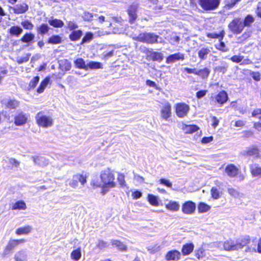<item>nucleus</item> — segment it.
Listing matches in <instances>:
<instances>
[{
    "mask_svg": "<svg viewBox=\"0 0 261 261\" xmlns=\"http://www.w3.org/2000/svg\"><path fill=\"white\" fill-rule=\"evenodd\" d=\"M28 255L25 250L17 252L14 256V261H27Z\"/></svg>",
    "mask_w": 261,
    "mask_h": 261,
    "instance_id": "obj_22",
    "label": "nucleus"
},
{
    "mask_svg": "<svg viewBox=\"0 0 261 261\" xmlns=\"http://www.w3.org/2000/svg\"><path fill=\"white\" fill-rule=\"evenodd\" d=\"M185 59V56L183 54L178 53L169 56L166 60L167 64H171L178 60H184Z\"/></svg>",
    "mask_w": 261,
    "mask_h": 261,
    "instance_id": "obj_17",
    "label": "nucleus"
},
{
    "mask_svg": "<svg viewBox=\"0 0 261 261\" xmlns=\"http://www.w3.org/2000/svg\"><path fill=\"white\" fill-rule=\"evenodd\" d=\"M34 163L40 166H46L48 163V160L43 156H32Z\"/></svg>",
    "mask_w": 261,
    "mask_h": 261,
    "instance_id": "obj_21",
    "label": "nucleus"
},
{
    "mask_svg": "<svg viewBox=\"0 0 261 261\" xmlns=\"http://www.w3.org/2000/svg\"><path fill=\"white\" fill-rule=\"evenodd\" d=\"M249 242L248 238L243 240H238L236 241L228 240L223 243V247L225 250L233 251L243 248Z\"/></svg>",
    "mask_w": 261,
    "mask_h": 261,
    "instance_id": "obj_4",
    "label": "nucleus"
},
{
    "mask_svg": "<svg viewBox=\"0 0 261 261\" xmlns=\"http://www.w3.org/2000/svg\"><path fill=\"white\" fill-rule=\"evenodd\" d=\"M159 182L161 184L164 185L169 188H171L172 186L171 182H170L169 180L164 178L160 179Z\"/></svg>",
    "mask_w": 261,
    "mask_h": 261,
    "instance_id": "obj_62",
    "label": "nucleus"
},
{
    "mask_svg": "<svg viewBox=\"0 0 261 261\" xmlns=\"http://www.w3.org/2000/svg\"><path fill=\"white\" fill-rule=\"evenodd\" d=\"M175 111L178 117L184 118L187 116L190 111V106L184 102L177 103L175 106Z\"/></svg>",
    "mask_w": 261,
    "mask_h": 261,
    "instance_id": "obj_8",
    "label": "nucleus"
},
{
    "mask_svg": "<svg viewBox=\"0 0 261 261\" xmlns=\"http://www.w3.org/2000/svg\"><path fill=\"white\" fill-rule=\"evenodd\" d=\"M30 115L23 111H19L14 116V123L18 126H23L29 120Z\"/></svg>",
    "mask_w": 261,
    "mask_h": 261,
    "instance_id": "obj_6",
    "label": "nucleus"
},
{
    "mask_svg": "<svg viewBox=\"0 0 261 261\" xmlns=\"http://www.w3.org/2000/svg\"><path fill=\"white\" fill-rule=\"evenodd\" d=\"M37 125L43 128L51 127L54 125V119L51 116L46 115L44 112H38L35 116Z\"/></svg>",
    "mask_w": 261,
    "mask_h": 261,
    "instance_id": "obj_1",
    "label": "nucleus"
},
{
    "mask_svg": "<svg viewBox=\"0 0 261 261\" xmlns=\"http://www.w3.org/2000/svg\"><path fill=\"white\" fill-rule=\"evenodd\" d=\"M29 7L25 3L17 4L13 8L14 12L16 14H22L28 11Z\"/></svg>",
    "mask_w": 261,
    "mask_h": 261,
    "instance_id": "obj_20",
    "label": "nucleus"
},
{
    "mask_svg": "<svg viewBox=\"0 0 261 261\" xmlns=\"http://www.w3.org/2000/svg\"><path fill=\"white\" fill-rule=\"evenodd\" d=\"M194 245L193 243H187L183 245L181 252L184 255L190 254L194 250Z\"/></svg>",
    "mask_w": 261,
    "mask_h": 261,
    "instance_id": "obj_23",
    "label": "nucleus"
},
{
    "mask_svg": "<svg viewBox=\"0 0 261 261\" xmlns=\"http://www.w3.org/2000/svg\"><path fill=\"white\" fill-rule=\"evenodd\" d=\"M196 209V204L191 201H188L185 202L182 205L181 210L184 214L187 215L193 214Z\"/></svg>",
    "mask_w": 261,
    "mask_h": 261,
    "instance_id": "obj_13",
    "label": "nucleus"
},
{
    "mask_svg": "<svg viewBox=\"0 0 261 261\" xmlns=\"http://www.w3.org/2000/svg\"><path fill=\"white\" fill-rule=\"evenodd\" d=\"M216 47L222 51H227L228 50V48L226 47L225 43L221 41L216 44Z\"/></svg>",
    "mask_w": 261,
    "mask_h": 261,
    "instance_id": "obj_54",
    "label": "nucleus"
},
{
    "mask_svg": "<svg viewBox=\"0 0 261 261\" xmlns=\"http://www.w3.org/2000/svg\"><path fill=\"white\" fill-rule=\"evenodd\" d=\"M83 35L81 30L73 31L69 35V38L72 41L78 40Z\"/></svg>",
    "mask_w": 261,
    "mask_h": 261,
    "instance_id": "obj_33",
    "label": "nucleus"
},
{
    "mask_svg": "<svg viewBox=\"0 0 261 261\" xmlns=\"http://www.w3.org/2000/svg\"><path fill=\"white\" fill-rule=\"evenodd\" d=\"M32 227L31 226L27 225L24 227H19L15 231L16 234L17 235L27 234L31 232Z\"/></svg>",
    "mask_w": 261,
    "mask_h": 261,
    "instance_id": "obj_24",
    "label": "nucleus"
},
{
    "mask_svg": "<svg viewBox=\"0 0 261 261\" xmlns=\"http://www.w3.org/2000/svg\"><path fill=\"white\" fill-rule=\"evenodd\" d=\"M138 9V4L133 3L130 5L128 10L127 13L129 15V21L133 23L137 18V15L136 14Z\"/></svg>",
    "mask_w": 261,
    "mask_h": 261,
    "instance_id": "obj_16",
    "label": "nucleus"
},
{
    "mask_svg": "<svg viewBox=\"0 0 261 261\" xmlns=\"http://www.w3.org/2000/svg\"><path fill=\"white\" fill-rule=\"evenodd\" d=\"M251 174L254 177L261 178V167L257 165H253L250 167Z\"/></svg>",
    "mask_w": 261,
    "mask_h": 261,
    "instance_id": "obj_25",
    "label": "nucleus"
},
{
    "mask_svg": "<svg viewBox=\"0 0 261 261\" xmlns=\"http://www.w3.org/2000/svg\"><path fill=\"white\" fill-rule=\"evenodd\" d=\"M100 178L104 188H112L116 187L114 175L110 169L102 171L100 174Z\"/></svg>",
    "mask_w": 261,
    "mask_h": 261,
    "instance_id": "obj_2",
    "label": "nucleus"
},
{
    "mask_svg": "<svg viewBox=\"0 0 261 261\" xmlns=\"http://www.w3.org/2000/svg\"><path fill=\"white\" fill-rule=\"evenodd\" d=\"M25 242L24 239L15 240L11 239L8 243L3 253V256H5L9 254L11 251L19 244L24 243Z\"/></svg>",
    "mask_w": 261,
    "mask_h": 261,
    "instance_id": "obj_10",
    "label": "nucleus"
},
{
    "mask_svg": "<svg viewBox=\"0 0 261 261\" xmlns=\"http://www.w3.org/2000/svg\"><path fill=\"white\" fill-rule=\"evenodd\" d=\"M49 82V79L48 77H46L40 84V85L37 89V92L39 93H42L47 85L48 84Z\"/></svg>",
    "mask_w": 261,
    "mask_h": 261,
    "instance_id": "obj_40",
    "label": "nucleus"
},
{
    "mask_svg": "<svg viewBox=\"0 0 261 261\" xmlns=\"http://www.w3.org/2000/svg\"><path fill=\"white\" fill-rule=\"evenodd\" d=\"M21 24L24 29L27 30H32L34 27V25L29 20L22 21Z\"/></svg>",
    "mask_w": 261,
    "mask_h": 261,
    "instance_id": "obj_53",
    "label": "nucleus"
},
{
    "mask_svg": "<svg viewBox=\"0 0 261 261\" xmlns=\"http://www.w3.org/2000/svg\"><path fill=\"white\" fill-rule=\"evenodd\" d=\"M35 38V36L32 33H26L21 38V41L22 42L29 43L33 41Z\"/></svg>",
    "mask_w": 261,
    "mask_h": 261,
    "instance_id": "obj_42",
    "label": "nucleus"
},
{
    "mask_svg": "<svg viewBox=\"0 0 261 261\" xmlns=\"http://www.w3.org/2000/svg\"><path fill=\"white\" fill-rule=\"evenodd\" d=\"M49 30V27L47 24L43 23L37 27V32L38 34L43 35L46 34Z\"/></svg>",
    "mask_w": 261,
    "mask_h": 261,
    "instance_id": "obj_35",
    "label": "nucleus"
},
{
    "mask_svg": "<svg viewBox=\"0 0 261 261\" xmlns=\"http://www.w3.org/2000/svg\"><path fill=\"white\" fill-rule=\"evenodd\" d=\"M211 52L207 48H202L198 51V57L201 60H205L207 55Z\"/></svg>",
    "mask_w": 261,
    "mask_h": 261,
    "instance_id": "obj_38",
    "label": "nucleus"
},
{
    "mask_svg": "<svg viewBox=\"0 0 261 261\" xmlns=\"http://www.w3.org/2000/svg\"><path fill=\"white\" fill-rule=\"evenodd\" d=\"M212 197L214 199H219L222 195V193L216 187H213L211 190Z\"/></svg>",
    "mask_w": 261,
    "mask_h": 261,
    "instance_id": "obj_41",
    "label": "nucleus"
},
{
    "mask_svg": "<svg viewBox=\"0 0 261 261\" xmlns=\"http://www.w3.org/2000/svg\"><path fill=\"white\" fill-rule=\"evenodd\" d=\"M72 259L75 260H78L81 257V252L80 249L73 250L71 253Z\"/></svg>",
    "mask_w": 261,
    "mask_h": 261,
    "instance_id": "obj_47",
    "label": "nucleus"
},
{
    "mask_svg": "<svg viewBox=\"0 0 261 261\" xmlns=\"http://www.w3.org/2000/svg\"><path fill=\"white\" fill-rule=\"evenodd\" d=\"M59 67L63 71H68L70 69L71 65L69 61L64 59L59 61Z\"/></svg>",
    "mask_w": 261,
    "mask_h": 261,
    "instance_id": "obj_26",
    "label": "nucleus"
},
{
    "mask_svg": "<svg viewBox=\"0 0 261 261\" xmlns=\"http://www.w3.org/2000/svg\"><path fill=\"white\" fill-rule=\"evenodd\" d=\"M244 59V56L240 55H234L230 58V60L236 63H241Z\"/></svg>",
    "mask_w": 261,
    "mask_h": 261,
    "instance_id": "obj_52",
    "label": "nucleus"
},
{
    "mask_svg": "<svg viewBox=\"0 0 261 261\" xmlns=\"http://www.w3.org/2000/svg\"><path fill=\"white\" fill-rule=\"evenodd\" d=\"M227 64L224 63L222 64V65L217 67L216 69L219 72L225 73L227 71Z\"/></svg>",
    "mask_w": 261,
    "mask_h": 261,
    "instance_id": "obj_56",
    "label": "nucleus"
},
{
    "mask_svg": "<svg viewBox=\"0 0 261 261\" xmlns=\"http://www.w3.org/2000/svg\"><path fill=\"white\" fill-rule=\"evenodd\" d=\"M148 200L149 202L152 205L157 206L159 205L157 197L152 194H149L148 195Z\"/></svg>",
    "mask_w": 261,
    "mask_h": 261,
    "instance_id": "obj_46",
    "label": "nucleus"
},
{
    "mask_svg": "<svg viewBox=\"0 0 261 261\" xmlns=\"http://www.w3.org/2000/svg\"><path fill=\"white\" fill-rule=\"evenodd\" d=\"M240 170L233 164L228 165L225 169V172L226 174L230 177H236L239 173Z\"/></svg>",
    "mask_w": 261,
    "mask_h": 261,
    "instance_id": "obj_15",
    "label": "nucleus"
},
{
    "mask_svg": "<svg viewBox=\"0 0 261 261\" xmlns=\"http://www.w3.org/2000/svg\"><path fill=\"white\" fill-rule=\"evenodd\" d=\"M93 38V34L91 33H87L82 39L81 44L89 42Z\"/></svg>",
    "mask_w": 261,
    "mask_h": 261,
    "instance_id": "obj_55",
    "label": "nucleus"
},
{
    "mask_svg": "<svg viewBox=\"0 0 261 261\" xmlns=\"http://www.w3.org/2000/svg\"><path fill=\"white\" fill-rule=\"evenodd\" d=\"M39 81V77L37 76L34 77L31 81L29 84V86L32 88H34L35 87V86L37 85Z\"/></svg>",
    "mask_w": 261,
    "mask_h": 261,
    "instance_id": "obj_60",
    "label": "nucleus"
},
{
    "mask_svg": "<svg viewBox=\"0 0 261 261\" xmlns=\"http://www.w3.org/2000/svg\"><path fill=\"white\" fill-rule=\"evenodd\" d=\"M171 105L169 102L163 103L161 108L160 115L162 119L168 120L171 117Z\"/></svg>",
    "mask_w": 261,
    "mask_h": 261,
    "instance_id": "obj_12",
    "label": "nucleus"
},
{
    "mask_svg": "<svg viewBox=\"0 0 261 261\" xmlns=\"http://www.w3.org/2000/svg\"><path fill=\"white\" fill-rule=\"evenodd\" d=\"M254 18L250 15H247L244 20H243V25L245 27H250L254 22Z\"/></svg>",
    "mask_w": 261,
    "mask_h": 261,
    "instance_id": "obj_45",
    "label": "nucleus"
},
{
    "mask_svg": "<svg viewBox=\"0 0 261 261\" xmlns=\"http://www.w3.org/2000/svg\"><path fill=\"white\" fill-rule=\"evenodd\" d=\"M137 40L140 42L149 43H162L164 40L162 37L151 33H144L140 34L137 37Z\"/></svg>",
    "mask_w": 261,
    "mask_h": 261,
    "instance_id": "obj_3",
    "label": "nucleus"
},
{
    "mask_svg": "<svg viewBox=\"0 0 261 261\" xmlns=\"http://www.w3.org/2000/svg\"><path fill=\"white\" fill-rule=\"evenodd\" d=\"M48 23L51 26L55 28H62L64 25V22L60 19H53L48 20Z\"/></svg>",
    "mask_w": 261,
    "mask_h": 261,
    "instance_id": "obj_37",
    "label": "nucleus"
},
{
    "mask_svg": "<svg viewBox=\"0 0 261 261\" xmlns=\"http://www.w3.org/2000/svg\"><path fill=\"white\" fill-rule=\"evenodd\" d=\"M1 103L7 108L10 109H16L19 106V101L16 99H4Z\"/></svg>",
    "mask_w": 261,
    "mask_h": 261,
    "instance_id": "obj_14",
    "label": "nucleus"
},
{
    "mask_svg": "<svg viewBox=\"0 0 261 261\" xmlns=\"http://www.w3.org/2000/svg\"><path fill=\"white\" fill-rule=\"evenodd\" d=\"M211 207L208 205L203 202H200L198 206V211L200 213L206 212Z\"/></svg>",
    "mask_w": 261,
    "mask_h": 261,
    "instance_id": "obj_44",
    "label": "nucleus"
},
{
    "mask_svg": "<svg viewBox=\"0 0 261 261\" xmlns=\"http://www.w3.org/2000/svg\"><path fill=\"white\" fill-rule=\"evenodd\" d=\"M214 98L216 102L221 106L226 102L228 99V96L225 91H222L216 95Z\"/></svg>",
    "mask_w": 261,
    "mask_h": 261,
    "instance_id": "obj_19",
    "label": "nucleus"
},
{
    "mask_svg": "<svg viewBox=\"0 0 261 261\" xmlns=\"http://www.w3.org/2000/svg\"><path fill=\"white\" fill-rule=\"evenodd\" d=\"M195 255L198 259H200V258L204 257V250L203 249V248L201 247V248H199L198 249H197L196 251Z\"/></svg>",
    "mask_w": 261,
    "mask_h": 261,
    "instance_id": "obj_58",
    "label": "nucleus"
},
{
    "mask_svg": "<svg viewBox=\"0 0 261 261\" xmlns=\"http://www.w3.org/2000/svg\"><path fill=\"white\" fill-rule=\"evenodd\" d=\"M30 56V55H26L25 56L19 58L17 60V62L19 64L26 62L29 60Z\"/></svg>",
    "mask_w": 261,
    "mask_h": 261,
    "instance_id": "obj_63",
    "label": "nucleus"
},
{
    "mask_svg": "<svg viewBox=\"0 0 261 261\" xmlns=\"http://www.w3.org/2000/svg\"><path fill=\"white\" fill-rule=\"evenodd\" d=\"M201 7L205 10L215 9L219 5V0H199Z\"/></svg>",
    "mask_w": 261,
    "mask_h": 261,
    "instance_id": "obj_11",
    "label": "nucleus"
},
{
    "mask_svg": "<svg viewBox=\"0 0 261 261\" xmlns=\"http://www.w3.org/2000/svg\"><path fill=\"white\" fill-rule=\"evenodd\" d=\"M180 253L179 251L173 250L168 252L166 255V259L169 260L177 261L180 258Z\"/></svg>",
    "mask_w": 261,
    "mask_h": 261,
    "instance_id": "obj_18",
    "label": "nucleus"
},
{
    "mask_svg": "<svg viewBox=\"0 0 261 261\" xmlns=\"http://www.w3.org/2000/svg\"><path fill=\"white\" fill-rule=\"evenodd\" d=\"M224 36V33L223 32L220 34L217 33H208L207 34V37L211 38H219L221 37V39L222 40Z\"/></svg>",
    "mask_w": 261,
    "mask_h": 261,
    "instance_id": "obj_57",
    "label": "nucleus"
},
{
    "mask_svg": "<svg viewBox=\"0 0 261 261\" xmlns=\"http://www.w3.org/2000/svg\"><path fill=\"white\" fill-rule=\"evenodd\" d=\"M227 191L230 195L235 198H241L244 196L243 194L240 193L237 190L232 188H228Z\"/></svg>",
    "mask_w": 261,
    "mask_h": 261,
    "instance_id": "obj_31",
    "label": "nucleus"
},
{
    "mask_svg": "<svg viewBox=\"0 0 261 261\" xmlns=\"http://www.w3.org/2000/svg\"><path fill=\"white\" fill-rule=\"evenodd\" d=\"M229 29L234 34H240L243 31V19L240 18H236L228 25Z\"/></svg>",
    "mask_w": 261,
    "mask_h": 261,
    "instance_id": "obj_7",
    "label": "nucleus"
},
{
    "mask_svg": "<svg viewBox=\"0 0 261 261\" xmlns=\"http://www.w3.org/2000/svg\"><path fill=\"white\" fill-rule=\"evenodd\" d=\"M23 30L19 26H13L9 30V32L11 35L18 37L22 33Z\"/></svg>",
    "mask_w": 261,
    "mask_h": 261,
    "instance_id": "obj_28",
    "label": "nucleus"
},
{
    "mask_svg": "<svg viewBox=\"0 0 261 261\" xmlns=\"http://www.w3.org/2000/svg\"><path fill=\"white\" fill-rule=\"evenodd\" d=\"M241 0H230L227 2L226 6L229 9L233 7L237 3L240 2Z\"/></svg>",
    "mask_w": 261,
    "mask_h": 261,
    "instance_id": "obj_64",
    "label": "nucleus"
},
{
    "mask_svg": "<svg viewBox=\"0 0 261 261\" xmlns=\"http://www.w3.org/2000/svg\"><path fill=\"white\" fill-rule=\"evenodd\" d=\"M250 75L256 81L258 82L260 80V74L259 72L252 71L250 73Z\"/></svg>",
    "mask_w": 261,
    "mask_h": 261,
    "instance_id": "obj_61",
    "label": "nucleus"
},
{
    "mask_svg": "<svg viewBox=\"0 0 261 261\" xmlns=\"http://www.w3.org/2000/svg\"><path fill=\"white\" fill-rule=\"evenodd\" d=\"M94 16L96 17L97 15V14L94 15L92 13L86 11L82 14V17L85 21H91Z\"/></svg>",
    "mask_w": 261,
    "mask_h": 261,
    "instance_id": "obj_36",
    "label": "nucleus"
},
{
    "mask_svg": "<svg viewBox=\"0 0 261 261\" xmlns=\"http://www.w3.org/2000/svg\"><path fill=\"white\" fill-rule=\"evenodd\" d=\"M61 41V38L58 35H54L49 38L48 42L51 44H58Z\"/></svg>",
    "mask_w": 261,
    "mask_h": 261,
    "instance_id": "obj_49",
    "label": "nucleus"
},
{
    "mask_svg": "<svg viewBox=\"0 0 261 261\" xmlns=\"http://www.w3.org/2000/svg\"><path fill=\"white\" fill-rule=\"evenodd\" d=\"M87 182V177L86 176L76 174L74 175L70 179H68L66 181V185H68L71 188L76 189L79 187V183L82 186H84Z\"/></svg>",
    "mask_w": 261,
    "mask_h": 261,
    "instance_id": "obj_5",
    "label": "nucleus"
},
{
    "mask_svg": "<svg viewBox=\"0 0 261 261\" xmlns=\"http://www.w3.org/2000/svg\"><path fill=\"white\" fill-rule=\"evenodd\" d=\"M182 129L186 133H193L198 129V127L195 125L183 124Z\"/></svg>",
    "mask_w": 261,
    "mask_h": 261,
    "instance_id": "obj_30",
    "label": "nucleus"
},
{
    "mask_svg": "<svg viewBox=\"0 0 261 261\" xmlns=\"http://www.w3.org/2000/svg\"><path fill=\"white\" fill-rule=\"evenodd\" d=\"M180 40L179 36L176 35V34L172 33L171 35L170 38L169 40L170 43L172 44L175 45L177 44Z\"/></svg>",
    "mask_w": 261,
    "mask_h": 261,
    "instance_id": "obj_50",
    "label": "nucleus"
},
{
    "mask_svg": "<svg viewBox=\"0 0 261 261\" xmlns=\"http://www.w3.org/2000/svg\"><path fill=\"white\" fill-rule=\"evenodd\" d=\"M67 28L70 30H73L78 28L77 24L73 21H69L66 22Z\"/></svg>",
    "mask_w": 261,
    "mask_h": 261,
    "instance_id": "obj_59",
    "label": "nucleus"
},
{
    "mask_svg": "<svg viewBox=\"0 0 261 261\" xmlns=\"http://www.w3.org/2000/svg\"><path fill=\"white\" fill-rule=\"evenodd\" d=\"M112 245L113 246H115L117 247L118 249L120 250H125L126 249V246L124 244H123L122 242H120L119 241L116 240H112L111 242Z\"/></svg>",
    "mask_w": 261,
    "mask_h": 261,
    "instance_id": "obj_39",
    "label": "nucleus"
},
{
    "mask_svg": "<svg viewBox=\"0 0 261 261\" xmlns=\"http://www.w3.org/2000/svg\"><path fill=\"white\" fill-rule=\"evenodd\" d=\"M150 55L152 56L153 61H160L163 59L162 54L160 53L151 51Z\"/></svg>",
    "mask_w": 261,
    "mask_h": 261,
    "instance_id": "obj_48",
    "label": "nucleus"
},
{
    "mask_svg": "<svg viewBox=\"0 0 261 261\" xmlns=\"http://www.w3.org/2000/svg\"><path fill=\"white\" fill-rule=\"evenodd\" d=\"M27 208L25 203L22 200H19L14 203L12 206V210H24Z\"/></svg>",
    "mask_w": 261,
    "mask_h": 261,
    "instance_id": "obj_32",
    "label": "nucleus"
},
{
    "mask_svg": "<svg viewBox=\"0 0 261 261\" xmlns=\"http://www.w3.org/2000/svg\"><path fill=\"white\" fill-rule=\"evenodd\" d=\"M75 66L76 68L83 69L85 70H88L87 64L82 58H78L74 61Z\"/></svg>",
    "mask_w": 261,
    "mask_h": 261,
    "instance_id": "obj_29",
    "label": "nucleus"
},
{
    "mask_svg": "<svg viewBox=\"0 0 261 261\" xmlns=\"http://www.w3.org/2000/svg\"><path fill=\"white\" fill-rule=\"evenodd\" d=\"M210 73V70L208 68H204L202 69L197 70V75H198L202 79L207 78Z\"/></svg>",
    "mask_w": 261,
    "mask_h": 261,
    "instance_id": "obj_34",
    "label": "nucleus"
},
{
    "mask_svg": "<svg viewBox=\"0 0 261 261\" xmlns=\"http://www.w3.org/2000/svg\"><path fill=\"white\" fill-rule=\"evenodd\" d=\"M165 206L168 210L172 211H177L179 208V203L176 201L172 200L166 204Z\"/></svg>",
    "mask_w": 261,
    "mask_h": 261,
    "instance_id": "obj_27",
    "label": "nucleus"
},
{
    "mask_svg": "<svg viewBox=\"0 0 261 261\" xmlns=\"http://www.w3.org/2000/svg\"><path fill=\"white\" fill-rule=\"evenodd\" d=\"M117 180L121 187H123L125 186V177L123 174L118 173Z\"/></svg>",
    "mask_w": 261,
    "mask_h": 261,
    "instance_id": "obj_51",
    "label": "nucleus"
},
{
    "mask_svg": "<svg viewBox=\"0 0 261 261\" xmlns=\"http://www.w3.org/2000/svg\"><path fill=\"white\" fill-rule=\"evenodd\" d=\"M240 155L244 157L253 156L255 158L260 157L259 150L255 146L247 147L240 152Z\"/></svg>",
    "mask_w": 261,
    "mask_h": 261,
    "instance_id": "obj_9",
    "label": "nucleus"
},
{
    "mask_svg": "<svg viewBox=\"0 0 261 261\" xmlns=\"http://www.w3.org/2000/svg\"><path fill=\"white\" fill-rule=\"evenodd\" d=\"M88 69L89 68L91 69H97L102 68V64L100 62L91 61L87 64Z\"/></svg>",
    "mask_w": 261,
    "mask_h": 261,
    "instance_id": "obj_43",
    "label": "nucleus"
}]
</instances>
